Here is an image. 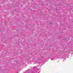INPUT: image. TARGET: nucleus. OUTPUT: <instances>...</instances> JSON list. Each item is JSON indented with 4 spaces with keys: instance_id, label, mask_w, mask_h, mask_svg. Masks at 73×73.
<instances>
[{
    "instance_id": "f257e3e1",
    "label": "nucleus",
    "mask_w": 73,
    "mask_h": 73,
    "mask_svg": "<svg viewBox=\"0 0 73 73\" xmlns=\"http://www.w3.org/2000/svg\"><path fill=\"white\" fill-rule=\"evenodd\" d=\"M33 68H35V67H34Z\"/></svg>"
}]
</instances>
